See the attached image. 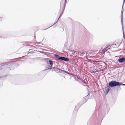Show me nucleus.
Listing matches in <instances>:
<instances>
[{"label":"nucleus","mask_w":125,"mask_h":125,"mask_svg":"<svg viewBox=\"0 0 125 125\" xmlns=\"http://www.w3.org/2000/svg\"><path fill=\"white\" fill-rule=\"evenodd\" d=\"M118 60L119 63H122L125 61V58H120L118 59Z\"/></svg>","instance_id":"6"},{"label":"nucleus","mask_w":125,"mask_h":125,"mask_svg":"<svg viewBox=\"0 0 125 125\" xmlns=\"http://www.w3.org/2000/svg\"><path fill=\"white\" fill-rule=\"evenodd\" d=\"M102 66V65H99V66Z\"/></svg>","instance_id":"23"},{"label":"nucleus","mask_w":125,"mask_h":125,"mask_svg":"<svg viewBox=\"0 0 125 125\" xmlns=\"http://www.w3.org/2000/svg\"><path fill=\"white\" fill-rule=\"evenodd\" d=\"M123 85L125 86V84H124V85Z\"/></svg>","instance_id":"19"},{"label":"nucleus","mask_w":125,"mask_h":125,"mask_svg":"<svg viewBox=\"0 0 125 125\" xmlns=\"http://www.w3.org/2000/svg\"><path fill=\"white\" fill-rule=\"evenodd\" d=\"M60 16H59V18H58V19H57V21L55 23H54V24L53 25H52V26H53V25H54V24H55L56 23V22H57L58 21V20H59V18L60 17Z\"/></svg>","instance_id":"14"},{"label":"nucleus","mask_w":125,"mask_h":125,"mask_svg":"<svg viewBox=\"0 0 125 125\" xmlns=\"http://www.w3.org/2000/svg\"><path fill=\"white\" fill-rule=\"evenodd\" d=\"M83 100H84L85 102H86V101H87V100L85 98H84Z\"/></svg>","instance_id":"18"},{"label":"nucleus","mask_w":125,"mask_h":125,"mask_svg":"<svg viewBox=\"0 0 125 125\" xmlns=\"http://www.w3.org/2000/svg\"><path fill=\"white\" fill-rule=\"evenodd\" d=\"M52 68L53 69L54 71L57 73H61V71H62V70L60 69L55 67L53 68L51 67L48 68V69H51Z\"/></svg>","instance_id":"5"},{"label":"nucleus","mask_w":125,"mask_h":125,"mask_svg":"<svg viewBox=\"0 0 125 125\" xmlns=\"http://www.w3.org/2000/svg\"><path fill=\"white\" fill-rule=\"evenodd\" d=\"M109 45H108V46H107L105 48V50L106 51H107V50H108V49H110V48H108V47H109Z\"/></svg>","instance_id":"11"},{"label":"nucleus","mask_w":125,"mask_h":125,"mask_svg":"<svg viewBox=\"0 0 125 125\" xmlns=\"http://www.w3.org/2000/svg\"><path fill=\"white\" fill-rule=\"evenodd\" d=\"M125 0H124L123 2V7L124 6V4L125 2Z\"/></svg>","instance_id":"17"},{"label":"nucleus","mask_w":125,"mask_h":125,"mask_svg":"<svg viewBox=\"0 0 125 125\" xmlns=\"http://www.w3.org/2000/svg\"><path fill=\"white\" fill-rule=\"evenodd\" d=\"M119 82L115 81H112L110 82L109 83V87H113L116 86H118L119 84Z\"/></svg>","instance_id":"2"},{"label":"nucleus","mask_w":125,"mask_h":125,"mask_svg":"<svg viewBox=\"0 0 125 125\" xmlns=\"http://www.w3.org/2000/svg\"><path fill=\"white\" fill-rule=\"evenodd\" d=\"M8 69H9V68H8Z\"/></svg>","instance_id":"25"},{"label":"nucleus","mask_w":125,"mask_h":125,"mask_svg":"<svg viewBox=\"0 0 125 125\" xmlns=\"http://www.w3.org/2000/svg\"><path fill=\"white\" fill-rule=\"evenodd\" d=\"M115 45V44H112L110 46L111 47H114V45Z\"/></svg>","instance_id":"16"},{"label":"nucleus","mask_w":125,"mask_h":125,"mask_svg":"<svg viewBox=\"0 0 125 125\" xmlns=\"http://www.w3.org/2000/svg\"><path fill=\"white\" fill-rule=\"evenodd\" d=\"M88 53V52H87L86 53V54H87Z\"/></svg>","instance_id":"22"},{"label":"nucleus","mask_w":125,"mask_h":125,"mask_svg":"<svg viewBox=\"0 0 125 125\" xmlns=\"http://www.w3.org/2000/svg\"><path fill=\"white\" fill-rule=\"evenodd\" d=\"M119 85H118V86H120L121 85H124V84H123L122 83H120L119 82Z\"/></svg>","instance_id":"12"},{"label":"nucleus","mask_w":125,"mask_h":125,"mask_svg":"<svg viewBox=\"0 0 125 125\" xmlns=\"http://www.w3.org/2000/svg\"><path fill=\"white\" fill-rule=\"evenodd\" d=\"M54 56L58 60H63L65 61H68L69 60L67 58L64 57H60L57 54H54Z\"/></svg>","instance_id":"3"},{"label":"nucleus","mask_w":125,"mask_h":125,"mask_svg":"<svg viewBox=\"0 0 125 125\" xmlns=\"http://www.w3.org/2000/svg\"><path fill=\"white\" fill-rule=\"evenodd\" d=\"M95 62H96L98 64H102L103 65L105 64V63L104 62H103L101 61H95Z\"/></svg>","instance_id":"7"},{"label":"nucleus","mask_w":125,"mask_h":125,"mask_svg":"<svg viewBox=\"0 0 125 125\" xmlns=\"http://www.w3.org/2000/svg\"><path fill=\"white\" fill-rule=\"evenodd\" d=\"M123 8H122V10L121 11V24L122 25V28L123 32L124 34V37H125V35L124 33V28L123 26Z\"/></svg>","instance_id":"4"},{"label":"nucleus","mask_w":125,"mask_h":125,"mask_svg":"<svg viewBox=\"0 0 125 125\" xmlns=\"http://www.w3.org/2000/svg\"><path fill=\"white\" fill-rule=\"evenodd\" d=\"M96 72H98V71H96Z\"/></svg>","instance_id":"26"},{"label":"nucleus","mask_w":125,"mask_h":125,"mask_svg":"<svg viewBox=\"0 0 125 125\" xmlns=\"http://www.w3.org/2000/svg\"><path fill=\"white\" fill-rule=\"evenodd\" d=\"M7 67V65H2L1 66V68H0V73L1 72V70L2 69H3V68Z\"/></svg>","instance_id":"8"},{"label":"nucleus","mask_w":125,"mask_h":125,"mask_svg":"<svg viewBox=\"0 0 125 125\" xmlns=\"http://www.w3.org/2000/svg\"><path fill=\"white\" fill-rule=\"evenodd\" d=\"M110 90V89L108 88H107L106 89H105V91L106 94H107L109 92Z\"/></svg>","instance_id":"10"},{"label":"nucleus","mask_w":125,"mask_h":125,"mask_svg":"<svg viewBox=\"0 0 125 125\" xmlns=\"http://www.w3.org/2000/svg\"><path fill=\"white\" fill-rule=\"evenodd\" d=\"M75 110V111H76V112H77V110Z\"/></svg>","instance_id":"20"},{"label":"nucleus","mask_w":125,"mask_h":125,"mask_svg":"<svg viewBox=\"0 0 125 125\" xmlns=\"http://www.w3.org/2000/svg\"><path fill=\"white\" fill-rule=\"evenodd\" d=\"M51 27V26L49 27H49ZM49 28H49H47L46 29H48V28Z\"/></svg>","instance_id":"21"},{"label":"nucleus","mask_w":125,"mask_h":125,"mask_svg":"<svg viewBox=\"0 0 125 125\" xmlns=\"http://www.w3.org/2000/svg\"><path fill=\"white\" fill-rule=\"evenodd\" d=\"M62 72H64L65 73H67L68 74H69V73L68 72L66 71L62 70Z\"/></svg>","instance_id":"13"},{"label":"nucleus","mask_w":125,"mask_h":125,"mask_svg":"<svg viewBox=\"0 0 125 125\" xmlns=\"http://www.w3.org/2000/svg\"><path fill=\"white\" fill-rule=\"evenodd\" d=\"M91 53H93V52H91Z\"/></svg>","instance_id":"24"},{"label":"nucleus","mask_w":125,"mask_h":125,"mask_svg":"<svg viewBox=\"0 0 125 125\" xmlns=\"http://www.w3.org/2000/svg\"><path fill=\"white\" fill-rule=\"evenodd\" d=\"M66 0H61L60 2V10L59 12V14H60V16H61L63 12H62L63 10H64V8L65 4V2Z\"/></svg>","instance_id":"1"},{"label":"nucleus","mask_w":125,"mask_h":125,"mask_svg":"<svg viewBox=\"0 0 125 125\" xmlns=\"http://www.w3.org/2000/svg\"><path fill=\"white\" fill-rule=\"evenodd\" d=\"M49 63L51 65V66L52 67L53 65V62L51 60H49Z\"/></svg>","instance_id":"9"},{"label":"nucleus","mask_w":125,"mask_h":125,"mask_svg":"<svg viewBox=\"0 0 125 125\" xmlns=\"http://www.w3.org/2000/svg\"><path fill=\"white\" fill-rule=\"evenodd\" d=\"M31 53L32 54V52H29V51H28V52H27V54H29L30 53Z\"/></svg>","instance_id":"15"}]
</instances>
